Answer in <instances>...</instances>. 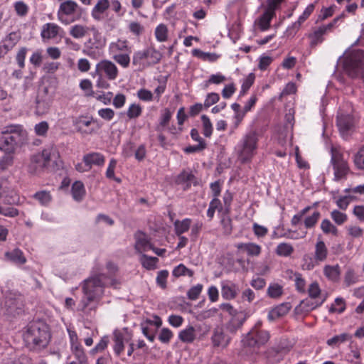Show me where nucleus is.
<instances>
[{"mask_svg":"<svg viewBox=\"0 0 364 364\" xmlns=\"http://www.w3.org/2000/svg\"><path fill=\"white\" fill-rule=\"evenodd\" d=\"M107 277L104 273H92L80 284L83 296L78 304V309L85 314L95 311L96 305L93 302L99 301L105 294V289L107 287Z\"/></svg>","mask_w":364,"mask_h":364,"instance_id":"nucleus-1","label":"nucleus"},{"mask_svg":"<svg viewBox=\"0 0 364 364\" xmlns=\"http://www.w3.org/2000/svg\"><path fill=\"white\" fill-rule=\"evenodd\" d=\"M23 337L30 350L40 351L48 346L51 336L48 325L43 320H36L27 325Z\"/></svg>","mask_w":364,"mask_h":364,"instance_id":"nucleus-2","label":"nucleus"},{"mask_svg":"<svg viewBox=\"0 0 364 364\" xmlns=\"http://www.w3.org/2000/svg\"><path fill=\"white\" fill-rule=\"evenodd\" d=\"M23 133V128L20 124H12L0 127V151L4 153H14Z\"/></svg>","mask_w":364,"mask_h":364,"instance_id":"nucleus-3","label":"nucleus"},{"mask_svg":"<svg viewBox=\"0 0 364 364\" xmlns=\"http://www.w3.org/2000/svg\"><path fill=\"white\" fill-rule=\"evenodd\" d=\"M258 134L255 131L245 134L235 147L238 159L243 164L251 161L258 147Z\"/></svg>","mask_w":364,"mask_h":364,"instance_id":"nucleus-4","label":"nucleus"},{"mask_svg":"<svg viewBox=\"0 0 364 364\" xmlns=\"http://www.w3.org/2000/svg\"><path fill=\"white\" fill-rule=\"evenodd\" d=\"M83 9L73 0L63 1L59 6L57 16L60 22L65 25L79 20L82 14Z\"/></svg>","mask_w":364,"mask_h":364,"instance_id":"nucleus-5","label":"nucleus"},{"mask_svg":"<svg viewBox=\"0 0 364 364\" xmlns=\"http://www.w3.org/2000/svg\"><path fill=\"white\" fill-rule=\"evenodd\" d=\"M343 68L350 77H358L364 72V51L353 50L343 60Z\"/></svg>","mask_w":364,"mask_h":364,"instance_id":"nucleus-6","label":"nucleus"},{"mask_svg":"<svg viewBox=\"0 0 364 364\" xmlns=\"http://www.w3.org/2000/svg\"><path fill=\"white\" fill-rule=\"evenodd\" d=\"M162 54L153 47L143 50H138L133 54L132 64L140 68H144L160 62Z\"/></svg>","mask_w":364,"mask_h":364,"instance_id":"nucleus-7","label":"nucleus"},{"mask_svg":"<svg viewBox=\"0 0 364 364\" xmlns=\"http://www.w3.org/2000/svg\"><path fill=\"white\" fill-rule=\"evenodd\" d=\"M331 164L333 166L335 180L338 181L348 174L349 166L343 154L336 149H331Z\"/></svg>","mask_w":364,"mask_h":364,"instance_id":"nucleus-8","label":"nucleus"},{"mask_svg":"<svg viewBox=\"0 0 364 364\" xmlns=\"http://www.w3.org/2000/svg\"><path fill=\"white\" fill-rule=\"evenodd\" d=\"M261 322L255 324V327L247 335L245 343L250 347L260 346L264 345L269 339V333L267 331L259 328Z\"/></svg>","mask_w":364,"mask_h":364,"instance_id":"nucleus-9","label":"nucleus"},{"mask_svg":"<svg viewBox=\"0 0 364 364\" xmlns=\"http://www.w3.org/2000/svg\"><path fill=\"white\" fill-rule=\"evenodd\" d=\"M336 124L342 137L347 139L354 130L355 119L350 114L339 112L337 116Z\"/></svg>","mask_w":364,"mask_h":364,"instance_id":"nucleus-10","label":"nucleus"},{"mask_svg":"<svg viewBox=\"0 0 364 364\" xmlns=\"http://www.w3.org/2000/svg\"><path fill=\"white\" fill-rule=\"evenodd\" d=\"M22 300L20 297H13L11 295L6 296L4 303V308L9 315L16 316L22 310Z\"/></svg>","mask_w":364,"mask_h":364,"instance_id":"nucleus-11","label":"nucleus"},{"mask_svg":"<svg viewBox=\"0 0 364 364\" xmlns=\"http://www.w3.org/2000/svg\"><path fill=\"white\" fill-rule=\"evenodd\" d=\"M97 71L104 73L109 80H115L118 75V68L109 60H103L97 64Z\"/></svg>","mask_w":364,"mask_h":364,"instance_id":"nucleus-12","label":"nucleus"},{"mask_svg":"<svg viewBox=\"0 0 364 364\" xmlns=\"http://www.w3.org/2000/svg\"><path fill=\"white\" fill-rule=\"evenodd\" d=\"M44 162L47 166V169L53 168L58 166V159L59 158V153L56 148L53 146H49L41 152Z\"/></svg>","mask_w":364,"mask_h":364,"instance_id":"nucleus-13","label":"nucleus"},{"mask_svg":"<svg viewBox=\"0 0 364 364\" xmlns=\"http://www.w3.org/2000/svg\"><path fill=\"white\" fill-rule=\"evenodd\" d=\"M93 122L92 118L80 117L74 121L73 124L78 132L84 134H91L94 132V129L91 127Z\"/></svg>","mask_w":364,"mask_h":364,"instance_id":"nucleus-14","label":"nucleus"},{"mask_svg":"<svg viewBox=\"0 0 364 364\" xmlns=\"http://www.w3.org/2000/svg\"><path fill=\"white\" fill-rule=\"evenodd\" d=\"M176 183L184 186V190L189 188L192 184L195 186L197 184L195 176L190 171H183L178 174L176 178Z\"/></svg>","mask_w":364,"mask_h":364,"instance_id":"nucleus-15","label":"nucleus"},{"mask_svg":"<svg viewBox=\"0 0 364 364\" xmlns=\"http://www.w3.org/2000/svg\"><path fill=\"white\" fill-rule=\"evenodd\" d=\"M211 340L214 347L225 348L230 342V338L224 333L221 328L214 329Z\"/></svg>","mask_w":364,"mask_h":364,"instance_id":"nucleus-16","label":"nucleus"},{"mask_svg":"<svg viewBox=\"0 0 364 364\" xmlns=\"http://www.w3.org/2000/svg\"><path fill=\"white\" fill-rule=\"evenodd\" d=\"M62 28L54 23H47L42 27L41 36L43 40L55 38Z\"/></svg>","mask_w":364,"mask_h":364,"instance_id":"nucleus-17","label":"nucleus"},{"mask_svg":"<svg viewBox=\"0 0 364 364\" xmlns=\"http://www.w3.org/2000/svg\"><path fill=\"white\" fill-rule=\"evenodd\" d=\"M109 50L110 53L119 54L122 53H131L129 41L126 39L118 38L117 41L110 43L109 45Z\"/></svg>","mask_w":364,"mask_h":364,"instance_id":"nucleus-18","label":"nucleus"},{"mask_svg":"<svg viewBox=\"0 0 364 364\" xmlns=\"http://www.w3.org/2000/svg\"><path fill=\"white\" fill-rule=\"evenodd\" d=\"M109 0H98L92 9V17L96 21H101L103 18V14L109 9Z\"/></svg>","mask_w":364,"mask_h":364,"instance_id":"nucleus-19","label":"nucleus"},{"mask_svg":"<svg viewBox=\"0 0 364 364\" xmlns=\"http://www.w3.org/2000/svg\"><path fill=\"white\" fill-rule=\"evenodd\" d=\"M82 161L87 164V166H90V168L91 169L93 165L97 166H103L105 162V158L100 153L92 152L85 154L83 156Z\"/></svg>","mask_w":364,"mask_h":364,"instance_id":"nucleus-20","label":"nucleus"},{"mask_svg":"<svg viewBox=\"0 0 364 364\" xmlns=\"http://www.w3.org/2000/svg\"><path fill=\"white\" fill-rule=\"evenodd\" d=\"M291 309L289 303H282L276 307L273 308L268 314V319L269 321H274L277 318L284 316L288 314Z\"/></svg>","mask_w":364,"mask_h":364,"instance_id":"nucleus-21","label":"nucleus"},{"mask_svg":"<svg viewBox=\"0 0 364 364\" xmlns=\"http://www.w3.org/2000/svg\"><path fill=\"white\" fill-rule=\"evenodd\" d=\"M245 320L246 315L243 312H238V314L232 317L227 323V329L234 333L242 327Z\"/></svg>","mask_w":364,"mask_h":364,"instance_id":"nucleus-22","label":"nucleus"},{"mask_svg":"<svg viewBox=\"0 0 364 364\" xmlns=\"http://www.w3.org/2000/svg\"><path fill=\"white\" fill-rule=\"evenodd\" d=\"M328 256V249L326 244L322 240H318L315 245V252L314 259L316 263L324 262Z\"/></svg>","mask_w":364,"mask_h":364,"instance_id":"nucleus-23","label":"nucleus"},{"mask_svg":"<svg viewBox=\"0 0 364 364\" xmlns=\"http://www.w3.org/2000/svg\"><path fill=\"white\" fill-rule=\"evenodd\" d=\"M136 242L135 250L137 252L141 253L146 251L148 249L152 248V245L147 240L146 235L141 232L135 235Z\"/></svg>","mask_w":364,"mask_h":364,"instance_id":"nucleus-24","label":"nucleus"},{"mask_svg":"<svg viewBox=\"0 0 364 364\" xmlns=\"http://www.w3.org/2000/svg\"><path fill=\"white\" fill-rule=\"evenodd\" d=\"M237 287L231 282H223L222 284L221 294L222 296L228 300L233 299L237 294Z\"/></svg>","mask_w":364,"mask_h":364,"instance_id":"nucleus-25","label":"nucleus"},{"mask_svg":"<svg viewBox=\"0 0 364 364\" xmlns=\"http://www.w3.org/2000/svg\"><path fill=\"white\" fill-rule=\"evenodd\" d=\"M238 250L245 251L249 256L257 257L260 255L262 247L260 245L252 243H239L236 245Z\"/></svg>","mask_w":364,"mask_h":364,"instance_id":"nucleus-26","label":"nucleus"},{"mask_svg":"<svg viewBox=\"0 0 364 364\" xmlns=\"http://www.w3.org/2000/svg\"><path fill=\"white\" fill-rule=\"evenodd\" d=\"M275 9H270L268 6V9L264 12L258 20L259 28L262 31H266L270 27V22L272 18L274 17Z\"/></svg>","mask_w":364,"mask_h":364,"instance_id":"nucleus-27","label":"nucleus"},{"mask_svg":"<svg viewBox=\"0 0 364 364\" xmlns=\"http://www.w3.org/2000/svg\"><path fill=\"white\" fill-rule=\"evenodd\" d=\"M196 329L192 326H188L178 333V338L183 343H191L196 339Z\"/></svg>","mask_w":364,"mask_h":364,"instance_id":"nucleus-28","label":"nucleus"},{"mask_svg":"<svg viewBox=\"0 0 364 364\" xmlns=\"http://www.w3.org/2000/svg\"><path fill=\"white\" fill-rule=\"evenodd\" d=\"M44 168H47V166L41 154L38 153L32 156L31 159L30 170L33 173H38Z\"/></svg>","mask_w":364,"mask_h":364,"instance_id":"nucleus-29","label":"nucleus"},{"mask_svg":"<svg viewBox=\"0 0 364 364\" xmlns=\"http://www.w3.org/2000/svg\"><path fill=\"white\" fill-rule=\"evenodd\" d=\"M5 256L9 260L17 264H23L26 262L23 252L18 248L6 252Z\"/></svg>","mask_w":364,"mask_h":364,"instance_id":"nucleus-30","label":"nucleus"},{"mask_svg":"<svg viewBox=\"0 0 364 364\" xmlns=\"http://www.w3.org/2000/svg\"><path fill=\"white\" fill-rule=\"evenodd\" d=\"M90 33V28L82 24H75L70 27L69 33L75 38H82Z\"/></svg>","mask_w":364,"mask_h":364,"instance_id":"nucleus-31","label":"nucleus"},{"mask_svg":"<svg viewBox=\"0 0 364 364\" xmlns=\"http://www.w3.org/2000/svg\"><path fill=\"white\" fill-rule=\"evenodd\" d=\"M21 36L16 32L10 33L2 41L1 48L3 47L6 51L11 50L20 40Z\"/></svg>","mask_w":364,"mask_h":364,"instance_id":"nucleus-32","label":"nucleus"},{"mask_svg":"<svg viewBox=\"0 0 364 364\" xmlns=\"http://www.w3.org/2000/svg\"><path fill=\"white\" fill-rule=\"evenodd\" d=\"M323 274L329 280L336 282L338 280L340 277V267L338 264L326 265L323 268Z\"/></svg>","mask_w":364,"mask_h":364,"instance_id":"nucleus-33","label":"nucleus"},{"mask_svg":"<svg viewBox=\"0 0 364 364\" xmlns=\"http://www.w3.org/2000/svg\"><path fill=\"white\" fill-rule=\"evenodd\" d=\"M71 350L79 364H87V358L80 343H75Z\"/></svg>","mask_w":364,"mask_h":364,"instance_id":"nucleus-34","label":"nucleus"},{"mask_svg":"<svg viewBox=\"0 0 364 364\" xmlns=\"http://www.w3.org/2000/svg\"><path fill=\"white\" fill-rule=\"evenodd\" d=\"M71 193L75 200H82L85 194L83 183L81 181H75L72 186Z\"/></svg>","mask_w":364,"mask_h":364,"instance_id":"nucleus-35","label":"nucleus"},{"mask_svg":"<svg viewBox=\"0 0 364 364\" xmlns=\"http://www.w3.org/2000/svg\"><path fill=\"white\" fill-rule=\"evenodd\" d=\"M113 341L114 351L117 356H119L124 349V336L122 333L118 331H114Z\"/></svg>","mask_w":364,"mask_h":364,"instance_id":"nucleus-36","label":"nucleus"},{"mask_svg":"<svg viewBox=\"0 0 364 364\" xmlns=\"http://www.w3.org/2000/svg\"><path fill=\"white\" fill-rule=\"evenodd\" d=\"M321 213L315 209L311 215L305 217L304 220V225L306 229L314 228L317 224L321 218Z\"/></svg>","mask_w":364,"mask_h":364,"instance_id":"nucleus-37","label":"nucleus"},{"mask_svg":"<svg viewBox=\"0 0 364 364\" xmlns=\"http://www.w3.org/2000/svg\"><path fill=\"white\" fill-rule=\"evenodd\" d=\"M33 198L43 206H48L53 199L50 191H38L33 196Z\"/></svg>","mask_w":364,"mask_h":364,"instance_id":"nucleus-38","label":"nucleus"},{"mask_svg":"<svg viewBox=\"0 0 364 364\" xmlns=\"http://www.w3.org/2000/svg\"><path fill=\"white\" fill-rule=\"evenodd\" d=\"M191 224L190 218H185L180 221L178 220L174 222L175 232L178 236L181 235L183 233L187 232Z\"/></svg>","mask_w":364,"mask_h":364,"instance_id":"nucleus-39","label":"nucleus"},{"mask_svg":"<svg viewBox=\"0 0 364 364\" xmlns=\"http://www.w3.org/2000/svg\"><path fill=\"white\" fill-rule=\"evenodd\" d=\"M277 255L281 257H289L294 252L293 246L287 242L279 243L275 250Z\"/></svg>","mask_w":364,"mask_h":364,"instance_id":"nucleus-40","label":"nucleus"},{"mask_svg":"<svg viewBox=\"0 0 364 364\" xmlns=\"http://www.w3.org/2000/svg\"><path fill=\"white\" fill-rule=\"evenodd\" d=\"M321 229L324 234H332L334 236L338 234L337 228L328 219H323L321 221Z\"/></svg>","mask_w":364,"mask_h":364,"instance_id":"nucleus-41","label":"nucleus"},{"mask_svg":"<svg viewBox=\"0 0 364 364\" xmlns=\"http://www.w3.org/2000/svg\"><path fill=\"white\" fill-rule=\"evenodd\" d=\"M172 274L175 277H180L182 276H188L192 277L194 272L193 270L187 268L183 264H180L173 269Z\"/></svg>","mask_w":364,"mask_h":364,"instance_id":"nucleus-42","label":"nucleus"},{"mask_svg":"<svg viewBox=\"0 0 364 364\" xmlns=\"http://www.w3.org/2000/svg\"><path fill=\"white\" fill-rule=\"evenodd\" d=\"M130 53H119L112 55L113 60L124 68L129 67L130 63Z\"/></svg>","mask_w":364,"mask_h":364,"instance_id":"nucleus-43","label":"nucleus"},{"mask_svg":"<svg viewBox=\"0 0 364 364\" xmlns=\"http://www.w3.org/2000/svg\"><path fill=\"white\" fill-rule=\"evenodd\" d=\"M158 260L157 257H149L144 254H142L140 257V262L142 266L147 269L156 268Z\"/></svg>","mask_w":364,"mask_h":364,"instance_id":"nucleus-44","label":"nucleus"},{"mask_svg":"<svg viewBox=\"0 0 364 364\" xmlns=\"http://www.w3.org/2000/svg\"><path fill=\"white\" fill-rule=\"evenodd\" d=\"M267 294L270 298L277 299L283 294L282 287L278 284H271L267 288Z\"/></svg>","mask_w":364,"mask_h":364,"instance_id":"nucleus-45","label":"nucleus"},{"mask_svg":"<svg viewBox=\"0 0 364 364\" xmlns=\"http://www.w3.org/2000/svg\"><path fill=\"white\" fill-rule=\"evenodd\" d=\"M222 209L221 202L218 198H213L209 203V208L207 210V216L211 220L216 210L220 211Z\"/></svg>","mask_w":364,"mask_h":364,"instance_id":"nucleus-46","label":"nucleus"},{"mask_svg":"<svg viewBox=\"0 0 364 364\" xmlns=\"http://www.w3.org/2000/svg\"><path fill=\"white\" fill-rule=\"evenodd\" d=\"M155 36L158 41L164 42L168 38V28L165 24H159L155 29Z\"/></svg>","mask_w":364,"mask_h":364,"instance_id":"nucleus-47","label":"nucleus"},{"mask_svg":"<svg viewBox=\"0 0 364 364\" xmlns=\"http://www.w3.org/2000/svg\"><path fill=\"white\" fill-rule=\"evenodd\" d=\"M194 56H196L203 60H208L210 62L215 61L218 59V55L215 53H205L200 49H194L192 51Z\"/></svg>","mask_w":364,"mask_h":364,"instance_id":"nucleus-48","label":"nucleus"},{"mask_svg":"<svg viewBox=\"0 0 364 364\" xmlns=\"http://www.w3.org/2000/svg\"><path fill=\"white\" fill-rule=\"evenodd\" d=\"M49 108L50 105L47 101L41 100L39 97H37L35 111L36 114L43 115L48 112Z\"/></svg>","mask_w":364,"mask_h":364,"instance_id":"nucleus-49","label":"nucleus"},{"mask_svg":"<svg viewBox=\"0 0 364 364\" xmlns=\"http://www.w3.org/2000/svg\"><path fill=\"white\" fill-rule=\"evenodd\" d=\"M203 122V134L205 137H210L213 133V125L209 117L205 114L201 116Z\"/></svg>","mask_w":364,"mask_h":364,"instance_id":"nucleus-50","label":"nucleus"},{"mask_svg":"<svg viewBox=\"0 0 364 364\" xmlns=\"http://www.w3.org/2000/svg\"><path fill=\"white\" fill-rule=\"evenodd\" d=\"M331 217L336 224L342 225L347 221L348 216L338 210H333L331 212Z\"/></svg>","mask_w":364,"mask_h":364,"instance_id":"nucleus-51","label":"nucleus"},{"mask_svg":"<svg viewBox=\"0 0 364 364\" xmlns=\"http://www.w3.org/2000/svg\"><path fill=\"white\" fill-rule=\"evenodd\" d=\"M14 153H4L0 158V170L5 171L13 164Z\"/></svg>","mask_w":364,"mask_h":364,"instance_id":"nucleus-52","label":"nucleus"},{"mask_svg":"<svg viewBox=\"0 0 364 364\" xmlns=\"http://www.w3.org/2000/svg\"><path fill=\"white\" fill-rule=\"evenodd\" d=\"M350 338L348 333H344L340 335H336L327 341V344L331 346H335L340 343L345 342Z\"/></svg>","mask_w":364,"mask_h":364,"instance_id":"nucleus-53","label":"nucleus"},{"mask_svg":"<svg viewBox=\"0 0 364 364\" xmlns=\"http://www.w3.org/2000/svg\"><path fill=\"white\" fill-rule=\"evenodd\" d=\"M358 281V276L356 274L354 269L348 268L345 273L344 282L347 286H350L355 284Z\"/></svg>","mask_w":364,"mask_h":364,"instance_id":"nucleus-54","label":"nucleus"},{"mask_svg":"<svg viewBox=\"0 0 364 364\" xmlns=\"http://www.w3.org/2000/svg\"><path fill=\"white\" fill-rule=\"evenodd\" d=\"M346 309V304L343 299L336 298L329 309L330 313H342Z\"/></svg>","mask_w":364,"mask_h":364,"instance_id":"nucleus-55","label":"nucleus"},{"mask_svg":"<svg viewBox=\"0 0 364 364\" xmlns=\"http://www.w3.org/2000/svg\"><path fill=\"white\" fill-rule=\"evenodd\" d=\"M221 225L223 227V233L226 235H230L232 231V220L228 215H225L221 219Z\"/></svg>","mask_w":364,"mask_h":364,"instance_id":"nucleus-56","label":"nucleus"},{"mask_svg":"<svg viewBox=\"0 0 364 364\" xmlns=\"http://www.w3.org/2000/svg\"><path fill=\"white\" fill-rule=\"evenodd\" d=\"M312 208L313 206H306L304 209L300 210L297 214L294 215L291 220V225H297L301 222L303 217L311 210H312Z\"/></svg>","mask_w":364,"mask_h":364,"instance_id":"nucleus-57","label":"nucleus"},{"mask_svg":"<svg viewBox=\"0 0 364 364\" xmlns=\"http://www.w3.org/2000/svg\"><path fill=\"white\" fill-rule=\"evenodd\" d=\"M27 51L28 49L26 47H21L16 53V60L21 69H23L25 67V59Z\"/></svg>","mask_w":364,"mask_h":364,"instance_id":"nucleus-58","label":"nucleus"},{"mask_svg":"<svg viewBox=\"0 0 364 364\" xmlns=\"http://www.w3.org/2000/svg\"><path fill=\"white\" fill-rule=\"evenodd\" d=\"M353 161L358 169L364 170V146L354 156Z\"/></svg>","mask_w":364,"mask_h":364,"instance_id":"nucleus-59","label":"nucleus"},{"mask_svg":"<svg viewBox=\"0 0 364 364\" xmlns=\"http://www.w3.org/2000/svg\"><path fill=\"white\" fill-rule=\"evenodd\" d=\"M49 124L46 121L41 122L34 127L35 133L40 136H45L47 134Z\"/></svg>","mask_w":364,"mask_h":364,"instance_id":"nucleus-60","label":"nucleus"},{"mask_svg":"<svg viewBox=\"0 0 364 364\" xmlns=\"http://www.w3.org/2000/svg\"><path fill=\"white\" fill-rule=\"evenodd\" d=\"M203 286L198 284L192 287L187 292V296L191 300H196L203 290Z\"/></svg>","mask_w":364,"mask_h":364,"instance_id":"nucleus-61","label":"nucleus"},{"mask_svg":"<svg viewBox=\"0 0 364 364\" xmlns=\"http://www.w3.org/2000/svg\"><path fill=\"white\" fill-rule=\"evenodd\" d=\"M129 31L135 36H140L144 31V26L137 21H131L128 26Z\"/></svg>","mask_w":364,"mask_h":364,"instance_id":"nucleus-62","label":"nucleus"},{"mask_svg":"<svg viewBox=\"0 0 364 364\" xmlns=\"http://www.w3.org/2000/svg\"><path fill=\"white\" fill-rule=\"evenodd\" d=\"M141 114V107L139 105L132 104L128 109L127 114L129 119H134L139 117Z\"/></svg>","mask_w":364,"mask_h":364,"instance_id":"nucleus-63","label":"nucleus"},{"mask_svg":"<svg viewBox=\"0 0 364 364\" xmlns=\"http://www.w3.org/2000/svg\"><path fill=\"white\" fill-rule=\"evenodd\" d=\"M173 336V333L170 329L163 328L160 331L159 339L163 343H168Z\"/></svg>","mask_w":364,"mask_h":364,"instance_id":"nucleus-64","label":"nucleus"}]
</instances>
